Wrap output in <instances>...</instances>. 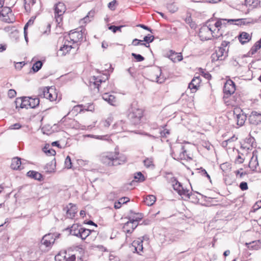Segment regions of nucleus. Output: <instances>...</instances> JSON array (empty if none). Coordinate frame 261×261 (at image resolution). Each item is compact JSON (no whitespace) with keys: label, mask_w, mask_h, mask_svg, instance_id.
Listing matches in <instances>:
<instances>
[{"label":"nucleus","mask_w":261,"mask_h":261,"mask_svg":"<svg viewBox=\"0 0 261 261\" xmlns=\"http://www.w3.org/2000/svg\"><path fill=\"white\" fill-rule=\"evenodd\" d=\"M100 161L102 164L108 166H116L122 165L126 162V157L119 154L116 151L107 152L100 156Z\"/></svg>","instance_id":"1"},{"label":"nucleus","mask_w":261,"mask_h":261,"mask_svg":"<svg viewBox=\"0 0 261 261\" xmlns=\"http://www.w3.org/2000/svg\"><path fill=\"white\" fill-rule=\"evenodd\" d=\"M228 118L230 122L235 123L238 126L244 125L247 116L240 108H235L233 110L228 114Z\"/></svg>","instance_id":"2"},{"label":"nucleus","mask_w":261,"mask_h":261,"mask_svg":"<svg viewBox=\"0 0 261 261\" xmlns=\"http://www.w3.org/2000/svg\"><path fill=\"white\" fill-rule=\"evenodd\" d=\"M143 115L142 109L139 108L135 102L132 103L128 109V118L134 124H138Z\"/></svg>","instance_id":"3"},{"label":"nucleus","mask_w":261,"mask_h":261,"mask_svg":"<svg viewBox=\"0 0 261 261\" xmlns=\"http://www.w3.org/2000/svg\"><path fill=\"white\" fill-rule=\"evenodd\" d=\"M219 25V22H215L214 24H209L201 27L199 31V36L201 40H208L212 38V35L215 33L214 28Z\"/></svg>","instance_id":"4"},{"label":"nucleus","mask_w":261,"mask_h":261,"mask_svg":"<svg viewBox=\"0 0 261 261\" xmlns=\"http://www.w3.org/2000/svg\"><path fill=\"white\" fill-rule=\"evenodd\" d=\"M172 152L171 153L172 157L175 160H191L187 153L184 145L180 144H177L172 148Z\"/></svg>","instance_id":"5"},{"label":"nucleus","mask_w":261,"mask_h":261,"mask_svg":"<svg viewBox=\"0 0 261 261\" xmlns=\"http://www.w3.org/2000/svg\"><path fill=\"white\" fill-rule=\"evenodd\" d=\"M55 18L57 26L60 27L63 20V15L66 10L65 4L62 2H59L54 7Z\"/></svg>","instance_id":"6"},{"label":"nucleus","mask_w":261,"mask_h":261,"mask_svg":"<svg viewBox=\"0 0 261 261\" xmlns=\"http://www.w3.org/2000/svg\"><path fill=\"white\" fill-rule=\"evenodd\" d=\"M170 182L172 184L173 189L176 191L177 193L184 197L189 198L190 197V193L189 190L184 189L180 183L174 177H171Z\"/></svg>","instance_id":"7"},{"label":"nucleus","mask_w":261,"mask_h":261,"mask_svg":"<svg viewBox=\"0 0 261 261\" xmlns=\"http://www.w3.org/2000/svg\"><path fill=\"white\" fill-rule=\"evenodd\" d=\"M84 35V31L83 32L82 30L80 31H71L64 37H67L68 40L70 41V43L73 44L83 41Z\"/></svg>","instance_id":"8"},{"label":"nucleus","mask_w":261,"mask_h":261,"mask_svg":"<svg viewBox=\"0 0 261 261\" xmlns=\"http://www.w3.org/2000/svg\"><path fill=\"white\" fill-rule=\"evenodd\" d=\"M60 236V234L59 233H48L45 234L42 238L41 243L46 247H50L54 243L56 239L58 238Z\"/></svg>","instance_id":"9"},{"label":"nucleus","mask_w":261,"mask_h":261,"mask_svg":"<svg viewBox=\"0 0 261 261\" xmlns=\"http://www.w3.org/2000/svg\"><path fill=\"white\" fill-rule=\"evenodd\" d=\"M71 44L68 38L64 37L63 46L57 51V55L58 56H64L68 54L72 48Z\"/></svg>","instance_id":"10"},{"label":"nucleus","mask_w":261,"mask_h":261,"mask_svg":"<svg viewBox=\"0 0 261 261\" xmlns=\"http://www.w3.org/2000/svg\"><path fill=\"white\" fill-rule=\"evenodd\" d=\"M236 91L234 83L231 80L226 81L223 88V92L225 96L228 97L233 94Z\"/></svg>","instance_id":"11"},{"label":"nucleus","mask_w":261,"mask_h":261,"mask_svg":"<svg viewBox=\"0 0 261 261\" xmlns=\"http://www.w3.org/2000/svg\"><path fill=\"white\" fill-rule=\"evenodd\" d=\"M249 123L254 125H257L261 123V113L252 111L248 118Z\"/></svg>","instance_id":"12"},{"label":"nucleus","mask_w":261,"mask_h":261,"mask_svg":"<svg viewBox=\"0 0 261 261\" xmlns=\"http://www.w3.org/2000/svg\"><path fill=\"white\" fill-rule=\"evenodd\" d=\"M11 10L10 8L5 7L1 8V18L2 20L7 23H12L13 19H11L9 16V14H11Z\"/></svg>","instance_id":"13"},{"label":"nucleus","mask_w":261,"mask_h":261,"mask_svg":"<svg viewBox=\"0 0 261 261\" xmlns=\"http://www.w3.org/2000/svg\"><path fill=\"white\" fill-rule=\"evenodd\" d=\"M132 250L134 252H136L139 254H141L143 252V240L141 238H138L137 240H135L132 244Z\"/></svg>","instance_id":"14"},{"label":"nucleus","mask_w":261,"mask_h":261,"mask_svg":"<svg viewBox=\"0 0 261 261\" xmlns=\"http://www.w3.org/2000/svg\"><path fill=\"white\" fill-rule=\"evenodd\" d=\"M66 209L67 217L73 219L77 212L76 206L70 203L67 205Z\"/></svg>","instance_id":"15"},{"label":"nucleus","mask_w":261,"mask_h":261,"mask_svg":"<svg viewBox=\"0 0 261 261\" xmlns=\"http://www.w3.org/2000/svg\"><path fill=\"white\" fill-rule=\"evenodd\" d=\"M168 57L174 63L181 61L182 59L181 53H176L172 50H169L167 54Z\"/></svg>","instance_id":"16"},{"label":"nucleus","mask_w":261,"mask_h":261,"mask_svg":"<svg viewBox=\"0 0 261 261\" xmlns=\"http://www.w3.org/2000/svg\"><path fill=\"white\" fill-rule=\"evenodd\" d=\"M201 79L199 76H195L192 81L189 83L188 87L191 89L192 92H195L198 89L200 86Z\"/></svg>","instance_id":"17"},{"label":"nucleus","mask_w":261,"mask_h":261,"mask_svg":"<svg viewBox=\"0 0 261 261\" xmlns=\"http://www.w3.org/2000/svg\"><path fill=\"white\" fill-rule=\"evenodd\" d=\"M90 86L92 85L96 88L98 91H99L100 87L102 83H105V80H103L100 77L93 76L90 80Z\"/></svg>","instance_id":"18"},{"label":"nucleus","mask_w":261,"mask_h":261,"mask_svg":"<svg viewBox=\"0 0 261 261\" xmlns=\"http://www.w3.org/2000/svg\"><path fill=\"white\" fill-rule=\"evenodd\" d=\"M136 222H133L132 221L129 220L126 222L123 227V230L124 232L126 233H132L134 230L137 227V224H136Z\"/></svg>","instance_id":"19"},{"label":"nucleus","mask_w":261,"mask_h":261,"mask_svg":"<svg viewBox=\"0 0 261 261\" xmlns=\"http://www.w3.org/2000/svg\"><path fill=\"white\" fill-rule=\"evenodd\" d=\"M102 99L108 102L112 106H115L116 103V99L115 97L109 93H105L102 95Z\"/></svg>","instance_id":"20"},{"label":"nucleus","mask_w":261,"mask_h":261,"mask_svg":"<svg viewBox=\"0 0 261 261\" xmlns=\"http://www.w3.org/2000/svg\"><path fill=\"white\" fill-rule=\"evenodd\" d=\"M214 53L215 54H217V56L219 58L220 61L224 60L228 56L227 51L226 50L225 48H224L223 47H218L217 49H216Z\"/></svg>","instance_id":"21"},{"label":"nucleus","mask_w":261,"mask_h":261,"mask_svg":"<svg viewBox=\"0 0 261 261\" xmlns=\"http://www.w3.org/2000/svg\"><path fill=\"white\" fill-rule=\"evenodd\" d=\"M239 40L242 44L248 42L251 39V36L248 33L243 32L241 33L238 36Z\"/></svg>","instance_id":"22"},{"label":"nucleus","mask_w":261,"mask_h":261,"mask_svg":"<svg viewBox=\"0 0 261 261\" xmlns=\"http://www.w3.org/2000/svg\"><path fill=\"white\" fill-rule=\"evenodd\" d=\"M83 227L81 225L77 224H74L71 227L70 233L73 236L79 238L81 234V230H82L81 229Z\"/></svg>","instance_id":"23"},{"label":"nucleus","mask_w":261,"mask_h":261,"mask_svg":"<svg viewBox=\"0 0 261 261\" xmlns=\"http://www.w3.org/2000/svg\"><path fill=\"white\" fill-rule=\"evenodd\" d=\"M130 214H134L135 216H130L129 217V220L132 221L133 222H136V224L138 225L139 222L142 219L143 215L141 213H136L132 210L130 211Z\"/></svg>","instance_id":"24"},{"label":"nucleus","mask_w":261,"mask_h":261,"mask_svg":"<svg viewBox=\"0 0 261 261\" xmlns=\"http://www.w3.org/2000/svg\"><path fill=\"white\" fill-rule=\"evenodd\" d=\"M225 20H226V19L218 20L216 22H219V25H218V26H217V27L215 28L216 29H214V30H215V31L214 32H215V33L214 34V35H212V37L218 38L220 36H222V33L220 31V29H221L222 25V21Z\"/></svg>","instance_id":"25"},{"label":"nucleus","mask_w":261,"mask_h":261,"mask_svg":"<svg viewBox=\"0 0 261 261\" xmlns=\"http://www.w3.org/2000/svg\"><path fill=\"white\" fill-rule=\"evenodd\" d=\"M27 176L38 181H41L42 179V175L41 173L37 171L30 170L27 172Z\"/></svg>","instance_id":"26"},{"label":"nucleus","mask_w":261,"mask_h":261,"mask_svg":"<svg viewBox=\"0 0 261 261\" xmlns=\"http://www.w3.org/2000/svg\"><path fill=\"white\" fill-rule=\"evenodd\" d=\"M56 168V160L54 159L51 161L46 164L44 167L45 172L48 173H51L55 172Z\"/></svg>","instance_id":"27"},{"label":"nucleus","mask_w":261,"mask_h":261,"mask_svg":"<svg viewBox=\"0 0 261 261\" xmlns=\"http://www.w3.org/2000/svg\"><path fill=\"white\" fill-rule=\"evenodd\" d=\"M79 108H81L80 111L84 110L92 111L94 109V106L92 103H88L86 105H79L74 107V110L78 111Z\"/></svg>","instance_id":"28"},{"label":"nucleus","mask_w":261,"mask_h":261,"mask_svg":"<svg viewBox=\"0 0 261 261\" xmlns=\"http://www.w3.org/2000/svg\"><path fill=\"white\" fill-rule=\"evenodd\" d=\"M21 161L20 159L19 158H14L12 160V163L11 164V167L12 169L14 170H17L20 169V167L21 165Z\"/></svg>","instance_id":"29"},{"label":"nucleus","mask_w":261,"mask_h":261,"mask_svg":"<svg viewBox=\"0 0 261 261\" xmlns=\"http://www.w3.org/2000/svg\"><path fill=\"white\" fill-rule=\"evenodd\" d=\"M156 201V197L152 195H149L144 200L145 204L148 206H151Z\"/></svg>","instance_id":"30"},{"label":"nucleus","mask_w":261,"mask_h":261,"mask_svg":"<svg viewBox=\"0 0 261 261\" xmlns=\"http://www.w3.org/2000/svg\"><path fill=\"white\" fill-rule=\"evenodd\" d=\"M260 48L261 44H260L258 41L256 42L248 53V56H250L255 54Z\"/></svg>","instance_id":"31"},{"label":"nucleus","mask_w":261,"mask_h":261,"mask_svg":"<svg viewBox=\"0 0 261 261\" xmlns=\"http://www.w3.org/2000/svg\"><path fill=\"white\" fill-rule=\"evenodd\" d=\"M40 100L38 98L29 97L30 108L34 109L39 106Z\"/></svg>","instance_id":"32"},{"label":"nucleus","mask_w":261,"mask_h":261,"mask_svg":"<svg viewBox=\"0 0 261 261\" xmlns=\"http://www.w3.org/2000/svg\"><path fill=\"white\" fill-rule=\"evenodd\" d=\"M246 245L249 249L257 250L260 248V241L258 240L253 241L252 242L249 244L246 243Z\"/></svg>","instance_id":"33"},{"label":"nucleus","mask_w":261,"mask_h":261,"mask_svg":"<svg viewBox=\"0 0 261 261\" xmlns=\"http://www.w3.org/2000/svg\"><path fill=\"white\" fill-rule=\"evenodd\" d=\"M81 230V234L79 238H81L82 240H85L90 235L91 231L89 229H86L83 227Z\"/></svg>","instance_id":"34"},{"label":"nucleus","mask_w":261,"mask_h":261,"mask_svg":"<svg viewBox=\"0 0 261 261\" xmlns=\"http://www.w3.org/2000/svg\"><path fill=\"white\" fill-rule=\"evenodd\" d=\"M42 66V62L41 61L36 62L33 65L32 69L34 72L38 71Z\"/></svg>","instance_id":"35"},{"label":"nucleus","mask_w":261,"mask_h":261,"mask_svg":"<svg viewBox=\"0 0 261 261\" xmlns=\"http://www.w3.org/2000/svg\"><path fill=\"white\" fill-rule=\"evenodd\" d=\"M57 98V95L55 91V89L52 88H51L50 93L48 94V96L46 99H49L50 101H54L56 100Z\"/></svg>","instance_id":"36"},{"label":"nucleus","mask_w":261,"mask_h":261,"mask_svg":"<svg viewBox=\"0 0 261 261\" xmlns=\"http://www.w3.org/2000/svg\"><path fill=\"white\" fill-rule=\"evenodd\" d=\"M144 166L146 168H153L154 165L153 164V159L152 158H146L144 160Z\"/></svg>","instance_id":"37"},{"label":"nucleus","mask_w":261,"mask_h":261,"mask_svg":"<svg viewBox=\"0 0 261 261\" xmlns=\"http://www.w3.org/2000/svg\"><path fill=\"white\" fill-rule=\"evenodd\" d=\"M21 108L29 109V97H22V103Z\"/></svg>","instance_id":"38"},{"label":"nucleus","mask_w":261,"mask_h":261,"mask_svg":"<svg viewBox=\"0 0 261 261\" xmlns=\"http://www.w3.org/2000/svg\"><path fill=\"white\" fill-rule=\"evenodd\" d=\"M198 71L200 74L204 78L208 80L211 77V75L208 72H206L204 69L199 68Z\"/></svg>","instance_id":"39"},{"label":"nucleus","mask_w":261,"mask_h":261,"mask_svg":"<svg viewBox=\"0 0 261 261\" xmlns=\"http://www.w3.org/2000/svg\"><path fill=\"white\" fill-rule=\"evenodd\" d=\"M142 41H143L142 40H139L138 39H134L132 41V45H133L134 46L141 45H144L146 47H149V45H147L146 43H142Z\"/></svg>","instance_id":"40"},{"label":"nucleus","mask_w":261,"mask_h":261,"mask_svg":"<svg viewBox=\"0 0 261 261\" xmlns=\"http://www.w3.org/2000/svg\"><path fill=\"white\" fill-rule=\"evenodd\" d=\"M51 88H52V87H46L42 89V93L41 95H43V97L47 98V97L48 96V94L50 93Z\"/></svg>","instance_id":"41"},{"label":"nucleus","mask_w":261,"mask_h":261,"mask_svg":"<svg viewBox=\"0 0 261 261\" xmlns=\"http://www.w3.org/2000/svg\"><path fill=\"white\" fill-rule=\"evenodd\" d=\"M124 25H119V26H115V25H110L109 27V29L111 30L113 33H115L117 31H121V28L124 27Z\"/></svg>","instance_id":"42"},{"label":"nucleus","mask_w":261,"mask_h":261,"mask_svg":"<svg viewBox=\"0 0 261 261\" xmlns=\"http://www.w3.org/2000/svg\"><path fill=\"white\" fill-rule=\"evenodd\" d=\"M158 71L160 72V75L156 74L155 80L157 83L162 84L164 82L165 79L163 77H161L162 70L160 68L158 69Z\"/></svg>","instance_id":"43"},{"label":"nucleus","mask_w":261,"mask_h":261,"mask_svg":"<svg viewBox=\"0 0 261 261\" xmlns=\"http://www.w3.org/2000/svg\"><path fill=\"white\" fill-rule=\"evenodd\" d=\"M135 178L137 179L138 181L142 182L145 180L144 176L142 174L141 172H137L135 175Z\"/></svg>","instance_id":"44"},{"label":"nucleus","mask_w":261,"mask_h":261,"mask_svg":"<svg viewBox=\"0 0 261 261\" xmlns=\"http://www.w3.org/2000/svg\"><path fill=\"white\" fill-rule=\"evenodd\" d=\"M154 39V37L153 35H148V36H146L144 37L143 41H145L147 44H149V43L153 41Z\"/></svg>","instance_id":"45"},{"label":"nucleus","mask_w":261,"mask_h":261,"mask_svg":"<svg viewBox=\"0 0 261 261\" xmlns=\"http://www.w3.org/2000/svg\"><path fill=\"white\" fill-rule=\"evenodd\" d=\"M65 166L67 169H70L72 167V162L69 156H67L65 160Z\"/></svg>","instance_id":"46"},{"label":"nucleus","mask_w":261,"mask_h":261,"mask_svg":"<svg viewBox=\"0 0 261 261\" xmlns=\"http://www.w3.org/2000/svg\"><path fill=\"white\" fill-rule=\"evenodd\" d=\"M260 208H261V200H258L253 205L251 212H255Z\"/></svg>","instance_id":"47"},{"label":"nucleus","mask_w":261,"mask_h":261,"mask_svg":"<svg viewBox=\"0 0 261 261\" xmlns=\"http://www.w3.org/2000/svg\"><path fill=\"white\" fill-rule=\"evenodd\" d=\"M132 56L136 59L137 62H141L144 60V58L140 54L132 53Z\"/></svg>","instance_id":"48"},{"label":"nucleus","mask_w":261,"mask_h":261,"mask_svg":"<svg viewBox=\"0 0 261 261\" xmlns=\"http://www.w3.org/2000/svg\"><path fill=\"white\" fill-rule=\"evenodd\" d=\"M43 151L45 153L49 155H55L56 154V151L52 148L48 149L46 147H44Z\"/></svg>","instance_id":"49"},{"label":"nucleus","mask_w":261,"mask_h":261,"mask_svg":"<svg viewBox=\"0 0 261 261\" xmlns=\"http://www.w3.org/2000/svg\"><path fill=\"white\" fill-rule=\"evenodd\" d=\"M95 139L101 140L109 141L110 136L108 135H96L94 137Z\"/></svg>","instance_id":"50"},{"label":"nucleus","mask_w":261,"mask_h":261,"mask_svg":"<svg viewBox=\"0 0 261 261\" xmlns=\"http://www.w3.org/2000/svg\"><path fill=\"white\" fill-rule=\"evenodd\" d=\"M22 103V97L17 98L15 101V104L16 108H21Z\"/></svg>","instance_id":"51"},{"label":"nucleus","mask_w":261,"mask_h":261,"mask_svg":"<svg viewBox=\"0 0 261 261\" xmlns=\"http://www.w3.org/2000/svg\"><path fill=\"white\" fill-rule=\"evenodd\" d=\"M242 171H243V169L241 168L239 170L234 171V173L236 174V176L239 175L240 178H242L244 175L247 174V173Z\"/></svg>","instance_id":"52"},{"label":"nucleus","mask_w":261,"mask_h":261,"mask_svg":"<svg viewBox=\"0 0 261 261\" xmlns=\"http://www.w3.org/2000/svg\"><path fill=\"white\" fill-rule=\"evenodd\" d=\"M239 187L242 191L247 190L248 189V184L245 181H242L240 184Z\"/></svg>","instance_id":"53"},{"label":"nucleus","mask_w":261,"mask_h":261,"mask_svg":"<svg viewBox=\"0 0 261 261\" xmlns=\"http://www.w3.org/2000/svg\"><path fill=\"white\" fill-rule=\"evenodd\" d=\"M100 124L101 126H103L106 128H108L110 125V120L108 119L105 120H102L100 122Z\"/></svg>","instance_id":"54"},{"label":"nucleus","mask_w":261,"mask_h":261,"mask_svg":"<svg viewBox=\"0 0 261 261\" xmlns=\"http://www.w3.org/2000/svg\"><path fill=\"white\" fill-rule=\"evenodd\" d=\"M199 170H200L199 172L201 173V174L207 177L210 181H211L210 176L207 173L206 171L202 168H201Z\"/></svg>","instance_id":"55"},{"label":"nucleus","mask_w":261,"mask_h":261,"mask_svg":"<svg viewBox=\"0 0 261 261\" xmlns=\"http://www.w3.org/2000/svg\"><path fill=\"white\" fill-rule=\"evenodd\" d=\"M16 95V92L14 89H10L8 92V96L9 97L12 98Z\"/></svg>","instance_id":"56"},{"label":"nucleus","mask_w":261,"mask_h":261,"mask_svg":"<svg viewBox=\"0 0 261 261\" xmlns=\"http://www.w3.org/2000/svg\"><path fill=\"white\" fill-rule=\"evenodd\" d=\"M94 15V12L93 11H90L88 14L87 15L86 17L84 18V20L85 22H87V21H90V20L89 19V17H93Z\"/></svg>","instance_id":"57"},{"label":"nucleus","mask_w":261,"mask_h":261,"mask_svg":"<svg viewBox=\"0 0 261 261\" xmlns=\"http://www.w3.org/2000/svg\"><path fill=\"white\" fill-rule=\"evenodd\" d=\"M160 133L161 137L166 138L167 137V135L169 134V130L167 129H164V130L160 131Z\"/></svg>","instance_id":"58"},{"label":"nucleus","mask_w":261,"mask_h":261,"mask_svg":"<svg viewBox=\"0 0 261 261\" xmlns=\"http://www.w3.org/2000/svg\"><path fill=\"white\" fill-rule=\"evenodd\" d=\"M116 3V1L115 0H114V1L110 2L108 4L109 8L112 10H115Z\"/></svg>","instance_id":"59"},{"label":"nucleus","mask_w":261,"mask_h":261,"mask_svg":"<svg viewBox=\"0 0 261 261\" xmlns=\"http://www.w3.org/2000/svg\"><path fill=\"white\" fill-rule=\"evenodd\" d=\"M138 27H140L144 30H147L152 33V30H151L150 28H149L148 26L144 25L143 24H139L137 25Z\"/></svg>","instance_id":"60"},{"label":"nucleus","mask_w":261,"mask_h":261,"mask_svg":"<svg viewBox=\"0 0 261 261\" xmlns=\"http://www.w3.org/2000/svg\"><path fill=\"white\" fill-rule=\"evenodd\" d=\"M211 60L212 62H215L217 61H220V59L218 56H217V54H215V53H214L211 55Z\"/></svg>","instance_id":"61"},{"label":"nucleus","mask_w":261,"mask_h":261,"mask_svg":"<svg viewBox=\"0 0 261 261\" xmlns=\"http://www.w3.org/2000/svg\"><path fill=\"white\" fill-rule=\"evenodd\" d=\"M119 200L121 204H124L129 201V198L127 197H123L120 198Z\"/></svg>","instance_id":"62"},{"label":"nucleus","mask_w":261,"mask_h":261,"mask_svg":"<svg viewBox=\"0 0 261 261\" xmlns=\"http://www.w3.org/2000/svg\"><path fill=\"white\" fill-rule=\"evenodd\" d=\"M21 127V125H20V123H15V124L11 125L10 128L11 129H17L20 128Z\"/></svg>","instance_id":"63"},{"label":"nucleus","mask_w":261,"mask_h":261,"mask_svg":"<svg viewBox=\"0 0 261 261\" xmlns=\"http://www.w3.org/2000/svg\"><path fill=\"white\" fill-rule=\"evenodd\" d=\"M244 160L241 156V155H239L236 159L235 162L236 163L241 164L243 163Z\"/></svg>","instance_id":"64"}]
</instances>
